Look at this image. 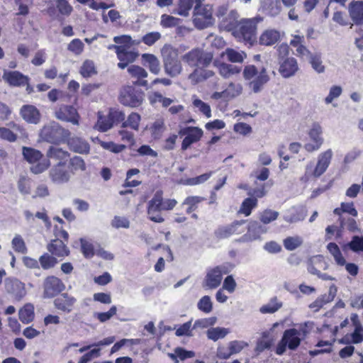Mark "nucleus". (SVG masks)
<instances>
[{
  "instance_id": "7",
  "label": "nucleus",
  "mask_w": 363,
  "mask_h": 363,
  "mask_svg": "<svg viewBox=\"0 0 363 363\" xmlns=\"http://www.w3.org/2000/svg\"><path fill=\"white\" fill-rule=\"evenodd\" d=\"M22 153L24 159L29 163L34 164L37 162V164L30 167V171L33 174H40L45 172L50 166V162L48 160L40 161L43 157V154L38 150L32 147H23Z\"/></svg>"
},
{
  "instance_id": "48",
  "label": "nucleus",
  "mask_w": 363,
  "mask_h": 363,
  "mask_svg": "<svg viewBox=\"0 0 363 363\" xmlns=\"http://www.w3.org/2000/svg\"><path fill=\"white\" fill-rule=\"evenodd\" d=\"M197 308L204 313H210L213 310V303L209 296H203L197 303Z\"/></svg>"
},
{
  "instance_id": "16",
  "label": "nucleus",
  "mask_w": 363,
  "mask_h": 363,
  "mask_svg": "<svg viewBox=\"0 0 363 363\" xmlns=\"http://www.w3.org/2000/svg\"><path fill=\"white\" fill-rule=\"evenodd\" d=\"M322 133L323 129L320 125L318 123H314L308 132L311 141L305 144V149L308 152H314L320 148L324 141Z\"/></svg>"
},
{
  "instance_id": "1",
  "label": "nucleus",
  "mask_w": 363,
  "mask_h": 363,
  "mask_svg": "<svg viewBox=\"0 0 363 363\" xmlns=\"http://www.w3.org/2000/svg\"><path fill=\"white\" fill-rule=\"evenodd\" d=\"M258 18H242L238 21L233 30V35L240 42L252 45L257 40Z\"/></svg>"
},
{
  "instance_id": "5",
  "label": "nucleus",
  "mask_w": 363,
  "mask_h": 363,
  "mask_svg": "<svg viewBox=\"0 0 363 363\" xmlns=\"http://www.w3.org/2000/svg\"><path fill=\"white\" fill-rule=\"evenodd\" d=\"M306 335V331L301 328V330H298L295 328H290L286 330L281 339L278 342L276 348V354L278 355H282L289 348L291 350H296L301 342V334Z\"/></svg>"
},
{
  "instance_id": "63",
  "label": "nucleus",
  "mask_w": 363,
  "mask_h": 363,
  "mask_svg": "<svg viewBox=\"0 0 363 363\" xmlns=\"http://www.w3.org/2000/svg\"><path fill=\"white\" fill-rule=\"evenodd\" d=\"M179 23V18L172 16L163 14L161 16L160 24L164 28H172L176 26Z\"/></svg>"
},
{
  "instance_id": "22",
  "label": "nucleus",
  "mask_w": 363,
  "mask_h": 363,
  "mask_svg": "<svg viewBox=\"0 0 363 363\" xmlns=\"http://www.w3.org/2000/svg\"><path fill=\"white\" fill-rule=\"evenodd\" d=\"M3 79L11 86H21L29 82L28 76L18 71H4Z\"/></svg>"
},
{
  "instance_id": "39",
  "label": "nucleus",
  "mask_w": 363,
  "mask_h": 363,
  "mask_svg": "<svg viewBox=\"0 0 363 363\" xmlns=\"http://www.w3.org/2000/svg\"><path fill=\"white\" fill-rule=\"evenodd\" d=\"M140 121V115L137 113L132 112L128 116L127 119L122 123L121 128H130L134 130H138Z\"/></svg>"
},
{
  "instance_id": "49",
  "label": "nucleus",
  "mask_w": 363,
  "mask_h": 363,
  "mask_svg": "<svg viewBox=\"0 0 363 363\" xmlns=\"http://www.w3.org/2000/svg\"><path fill=\"white\" fill-rule=\"evenodd\" d=\"M303 240L299 236L288 237L284 240V245L286 250H295L301 247Z\"/></svg>"
},
{
  "instance_id": "25",
  "label": "nucleus",
  "mask_w": 363,
  "mask_h": 363,
  "mask_svg": "<svg viewBox=\"0 0 363 363\" xmlns=\"http://www.w3.org/2000/svg\"><path fill=\"white\" fill-rule=\"evenodd\" d=\"M128 72L131 77L137 79L134 82L135 84L144 87L148 86V82L145 79L148 76V73L144 68L133 65L128 67Z\"/></svg>"
},
{
  "instance_id": "52",
  "label": "nucleus",
  "mask_w": 363,
  "mask_h": 363,
  "mask_svg": "<svg viewBox=\"0 0 363 363\" xmlns=\"http://www.w3.org/2000/svg\"><path fill=\"white\" fill-rule=\"evenodd\" d=\"M339 220L342 228H347L350 231H354L357 229V222L353 218H349L347 216H341Z\"/></svg>"
},
{
  "instance_id": "26",
  "label": "nucleus",
  "mask_w": 363,
  "mask_h": 363,
  "mask_svg": "<svg viewBox=\"0 0 363 363\" xmlns=\"http://www.w3.org/2000/svg\"><path fill=\"white\" fill-rule=\"evenodd\" d=\"M47 160H54L57 161V164H66V162L69 157L67 151L62 150L61 147L56 146H50L47 152Z\"/></svg>"
},
{
  "instance_id": "37",
  "label": "nucleus",
  "mask_w": 363,
  "mask_h": 363,
  "mask_svg": "<svg viewBox=\"0 0 363 363\" xmlns=\"http://www.w3.org/2000/svg\"><path fill=\"white\" fill-rule=\"evenodd\" d=\"M230 333L229 329L225 328L216 327L211 328L206 331L207 337L214 342L219 339L224 338Z\"/></svg>"
},
{
  "instance_id": "8",
  "label": "nucleus",
  "mask_w": 363,
  "mask_h": 363,
  "mask_svg": "<svg viewBox=\"0 0 363 363\" xmlns=\"http://www.w3.org/2000/svg\"><path fill=\"white\" fill-rule=\"evenodd\" d=\"M213 55L211 52L201 49H193L182 56V60L191 67H205L212 62Z\"/></svg>"
},
{
  "instance_id": "28",
  "label": "nucleus",
  "mask_w": 363,
  "mask_h": 363,
  "mask_svg": "<svg viewBox=\"0 0 363 363\" xmlns=\"http://www.w3.org/2000/svg\"><path fill=\"white\" fill-rule=\"evenodd\" d=\"M68 144L72 151L80 154H86L90 150L89 143L81 138H72L69 140Z\"/></svg>"
},
{
  "instance_id": "56",
  "label": "nucleus",
  "mask_w": 363,
  "mask_h": 363,
  "mask_svg": "<svg viewBox=\"0 0 363 363\" xmlns=\"http://www.w3.org/2000/svg\"><path fill=\"white\" fill-rule=\"evenodd\" d=\"M40 262L43 269H48L55 265L57 259L52 255L45 253L40 257Z\"/></svg>"
},
{
  "instance_id": "47",
  "label": "nucleus",
  "mask_w": 363,
  "mask_h": 363,
  "mask_svg": "<svg viewBox=\"0 0 363 363\" xmlns=\"http://www.w3.org/2000/svg\"><path fill=\"white\" fill-rule=\"evenodd\" d=\"M315 267L318 270H325L328 268V264L324 260V257L322 255H315L311 257L308 259V271L311 267Z\"/></svg>"
},
{
  "instance_id": "50",
  "label": "nucleus",
  "mask_w": 363,
  "mask_h": 363,
  "mask_svg": "<svg viewBox=\"0 0 363 363\" xmlns=\"http://www.w3.org/2000/svg\"><path fill=\"white\" fill-rule=\"evenodd\" d=\"M194 106L202 113L207 118L211 116V109L210 106L199 99H194L193 101Z\"/></svg>"
},
{
  "instance_id": "18",
  "label": "nucleus",
  "mask_w": 363,
  "mask_h": 363,
  "mask_svg": "<svg viewBox=\"0 0 363 363\" xmlns=\"http://www.w3.org/2000/svg\"><path fill=\"white\" fill-rule=\"evenodd\" d=\"M245 220H237L230 225L220 226L215 231V235L219 238H227L234 234H241L246 229Z\"/></svg>"
},
{
  "instance_id": "14",
  "label": "nucleus",
  "mask_w": 363,
  "mask_h": 363,
  "mask_svg": "<svg viewBox=\"0 0 363 363\" xmlns=\"http://www.w3.org/2000/svg\"><path fill=\"white\" fill-rule=\"evenodd\" d=\"M203 134L202 129L199 127L187 126L180 128L179 135L186 136L182 143V150H186L191 145L200 140Z\"/></svg>"
},
{
  "instance_id": "23",
  "label": "nucleus",
  "mask_w": 363,
  "mask_h": 363,
  "mask_svg": "<svg viewBox=\"0 0 363 363\" xmlns=\"http://www.w3.org/2000/svg\"><path fill=\"white\" fill-rule=\"evenodd\" d=\"M77 300L67 293L62 294L54 300L55 307L65 313H70Z\"/></svg>"
},
{
  "instance_id": "21",
  "label": "nucleus",
  "mask_w": 363,
  "mask_h": 363,
  "mask_svg": "<svg viewBox=\"0 0 363 363\" xmlns=\"http://www.w3.org/2000/svg\"><path fill=\"white\" fill-rule=\"evenodd\" d=\"M66 164H57L50 170L49 175L54 183L63 184L67 182L70 177V173L65 169Z\"/></svg>"
},
{
  "instance_id": "36",
  "label": "nucleus",
  "mask_w": 363,
  "mask_h": 363,
  "mask_svg": "<svg viewBox=\"0 0 363 363\" xmlns=\"http://www.w3.org/2000/svg\"><path fill=\"white\" fill-rule=\"evenodd\" d=\"M222 55L226 56L228 61L234 63H241L246 57V54L244 52L237 51L233 48H227Z\"/></svg>"
},
{
  "instance_id": "33",
  "label": "nucleus",
  "mask_w": 363,
  "mask_h": 363,
  "mask_svg": "<svg viewBox=\"0 0 363 363\" xmlns=\"http://www.w3.org/2000/svg\"><path fill=\"white\" fill-rule=\"evenodd\" d=\"M194 3V0H179L177 8L174 9L172 13L186 17L189 15V11Z\"/></svg>"
},
{
  "instance_id": "46",
  "label": "nucleus",
  "mask_w": 363,
  "mask_h": 363,
  "mask_svg": "<svg viewBox=\"0 0 363 363\" xmlns=\"http://www.w3.org/2000/svg\"><path fill=\"white\" fill-rule=\"evenodd\" d=\"M80 74L84 77H90L93 74H96L94 62L90 60H86L81 67Z\"/></svg>"
},
{
  "instance_id": "59",
  "label": "nucleus",
  "mask_w": 363,
  "mask_h": 363,
  "mask_svg": "<svg viewBox=\"0 0 363 363\" xmlns=\"http://www.w3.org/2000/svg\"><path fill=\"white\" fill-rule=\"evenodd\" d=\"M100 145L104 149L113 153L121 152L126 147L125 145L116 144L113 142H101Z\"/></svg>"
},
{
  "instance_id": "44",
  "label": "nucleus",
  "mask_w": 363,
  "mask_h": 363,
  "mask_svg": "<svg viewBox=\"0 0 363 363\" xmlns=\"http://www.w3.org/2000/svg\"><path fill=\"white\" fill-rule=\"evenodd\" d=\"M257 205V199L255 198H247L245 199L241 205V207L239 210V213L245 214L246 216H248L251 214V211L252 208L256 207Z\"/></svg>"
},
{
  "instance_id": "17",
  "label": "nucleus",
  "mask_w": 363,
  "mask_h": 363,
  "mask_svg": "<svg viewBox=\"0 0 363 363\" xmlns=\"http://www.w3.org/2000/svg\"><path fill=\"white\" fill-rule=\"evenodd\" d=\"M43 288V297L50 298L62 291L65 286L59 278L51 276L45 279Z\"/></svg>"
},
{
  "instance_id": "41",
  "label": "nucleus",
  "mask_w": 363,
  "mask_h": 363,
  "mask_svg": "<svg viewBox=\"0 0 363 363\" xmlns=\"http://www.w3.org/2000/svg\"><path fill=\"white\" fill-rule=\"evenodd\" d=\"M34 318V307L32 304H26L19 311V319L23 323H28L33 320Z\"/></svg>"
},
{
  "instance_id": "20",
  "label": "nucleus",
  "mask_w": 363,
  "mask_h": 363,
  "mask_svg": "<svg viewBox=\"0 0 363 363\" xmlns=\"http://www.w3.org/2000/svg\"><path fill=\"white\" fill-rule=\"evenodd\" d=\"M21 118L28 123L38 124L40 122V111L33 105L26 104L21 107L19 111Z\"/></svg>"
},
{
  "instance_id": "40",
  "label": "nucleus",
  "mask_w": 363,
  "mask_h": 363,
  "mask_svg": "<svg viewBox=\"0 0 363 363\" xmlns=\"http://www.w3.org/2000/svg\"><path fill=\"white\" fill-rule=\"evenodd\" d=\"M334 213L338 215L340 218H341V216H346V213L353 217H356L357 216V211L354 207V203L352 202H342L340 208H336L334 210Z\"/></svg>"
},
{
  "instance_id": "54",
  "label": "nucleus",
  "mask_w": 363,
  "mask_h": 363,
  "mask_svg": "<svg viewBox=\"0 0 363 363\" xmlns=\"http://www.w3.org/2000/svg\"><path fill=\"white\" fill-rule=\"evenodd\" d=\"M84 43L78 38L72 40L67 46L68 50L76 55H79L84 50Z\"/></svg>"
},
{
  "instance_id": "4",
  "label": "nucleus",
  "mask_w": 363,
  "mask_h": 363,
  "mask_svg": "<svg viewBox=\"0 0 363 363\" xmlns=\"http://www.w3.org/2000/svg\"><path fill=\"white\" fill-rule=\"evenodd\" d=\"M165 73L176 77L182 72V65L178 57V51L172 46L165 45L162 50Z\"/></svg>"
},
{
  "instance_id": "30",
  "label": "nucleus",
  "mask_w": 363,
  "mask_h": 363,
  "mask_svg": "<svg viewBox=\"0 0 363 363\" xmlns=\"http://www.w3.org/2000/svg\"><path fill=\"white\" fill-rule=\"evenodd\" d=\"M280 38L279 32L269 29L265 30L259 37V43L264 45H272L276 43Z\"/></svg>"
},
{
  "instance_id": "6",
  "label": "nucleus",
  "mask_w": 363,
  "mask_h": 363,
  "mask_svg": "<svg viewBox=\"0 0 363 363\" xmlns=\"http://www.w3.org/2000/svg\"><path fill=\"white\" fill-rule=\"evenodd\" d=\"M280 55L278 58L279 72L283 78L289 79L294 77L298 71L297 60L293 57H285L288 54V47L281 45L279 47Z\"/></svg>"
},
{
  "instance_id": "9",
  "label": "nucleus",
  "mask_w": 363,
  "mask_h": 363,
  "mask_svg": "<svg viewBox=\"0 0 363 363\" xmlns=\"http://www.w3.org/2000/svg\"><path fill=\"white\" fill-rule=\"evenodd\" d=\"M193 22L196 28L202 30L213 25V9L209 4H196L194 9Z\"/></svg>"
},
{
  "instance_id": "61",
  "label": "nucleus",
  "mask_w": 363,
  "mask_h": 363,
  "mask_svg": "<svg viewBox=\"0 0 363 363\" xmlns=\"http://www.w3.org/2000/svg\"><path fill=\"white\" fill-rule=\"evenodd\" d=\"M161 33L157 31L150 32L142 38V41L147 45L151 46L161 38Z\"/></svg>"
},
{
  "instance_id": "62",
  "label": "nucleus",
  "mask_w": 363,
  "mask_h": 363,
  "mask_svg": "<svg viewBox=\"0 0 363 363\" xmlns=\"http://www.w3.org/2000/svg\"><path fill=\"white\" fill-rule=\"evenodd\" d=\"M0 138L10 143H13L17 140V135L9 128L0 127Z\"/></svg>"
},
{
  "instance_id": "27",
  "label": "nucleus",
  "mask_w": 363,
  "mask_h": 363,
  "mask_svg": "<svg viewBox=\"0 0 363 363\" xmlns=\"http://www.w3.org/2000/svg\"><path fill=\"white\" fill-rule=\"evenodd\" d=\"M142 60L143 61V65L147 67L152 73L155 74H158L160 73L161 69L160 62L155 55L145 53L142 55Z\"/></svg>"
},
{
  "instance_id": "12",
  "label": "nucleus",
  "mask_w": 363,
  "mask_h": 363,
  "mask_svg": "<svg viewBox=\"0 0 363 363\" xmlns=\"http://www.w3.org/2000/svg\"><path fill=\"white\" fill-rule=\"evenodd\" d=\"M120 102L126 106L136 108L143 101V96L133 86L124 87L120 94Z\"/></svg>"
},
{
  "instance_id": "15",
  "label": "nucleus",
  "mask_w": 363,
  "mask_h": 363,
  "mask_svg": "<svg viewBox=\"0 0 363 363\" xmlns=\"http://www.w3.org/2000/svg\"><path fill=\"white\" fill-rule=\"evenodd\" d=\"M55 116L57 119L71 123L73 125H79V115L77 109L70 105H61L56 108Z\"/></svg>"
},
{
  "instance_id": "64",
  "label": "nucleus",
  "mask_w": 363,
  "mask_h": 363,
  "mask_svg": "<svg viewBox=\"0 0 363 363\" xmlns=\"http://www.w3.org/2000/svg\"><path fill=\"white\" fill-rule=\"evenodd\" d=\"M267 13L271 16H277L281 11V6L279 0H272L267 6Z\"/></svg>"
},
{
  "instance_id": "60",
  "label": "nucleus",
  "mask_w": 363,
  "mask_h": 363,
  "mask_svg": "<svg viewBox=\"0 0 363 363\" xmlns=\"http://www.w3.org/2000/svg\"><path fill=\"white\" fill-rule=\"evenodd\" d=\"M337 291V287L334 284H332L329 287L328 293L321 295L318 297V298L320 299L323 305H325L326 303L333 301L336 296Z\"/></svg>"
},
{
  "instance_id": "42",
  "label": "nucleus",
  "mask_w": 363,
  "mask_h": 363,
  "mask_svg": "<svg viewBox=\"0 0 363 363\" xmlns=\"http://www.w3.org/2000/svg\"><path fill=\"white\" fill-rule=\"evenodd\" d=\"M32 180L25 176H21L18 181V189L23 195H28L31 192Z\"/></svg>"
},
{
  "instance_id": "29",
  "label": "nucleus",
  "mask_w": 363,
  "mask_h": 363,
  "mask_svg": "<svg viewBox=\"0 0 363 363\" xmlns=\"http://www.w3.org/2000/svg\"><path fill=\"white\" fill-rule=\"evenodd\" d=\"M215 65L217 67L219 74L224 78H230L239 74L241 71L240 67L224 62H215Z\"/></svg>"
},
{
  "instance_id": "51",
  "label": "nucleus",
  "mask_w": 363,
  "mask_h": 363,
  "mask_svg": "<svg viewBox=\"0 0 363 363\" xmlns=\"http://www.w3.org/2000/svg\"><path fill=\"white\" fill-rule=\"evenodd\" d=\"M193 329L194 328L191 325V320H189V321L186 322L184 324L181 325L176 330L175 335L177 337H182V336L191 337V336H193V334H192Z\"/></svg>"
},
{
  "instance_id": "45",
  "label": "nucleus",
  "mask_w": 363,
  "mask_h": 363,
  "mask_svg": "<svg viewBox=\"0 0 363 363\" xmlns=\"http://www.w3.org/2000/svg\"><path fill=\"white\" fill-rule=\"evenodd\" d=\"M205 199L201 196H188L185 199L184 202L182 203V206L187 205L188 208L186 209L187 213H191L194 211L197 208V204L204 201Z\"/></svg>"
},
{
  "instance_id": "38",
  "label": "nucleus",
  "mask_w": 363,
  "mask_h": 363,
  "mask_svg": "<svg viewBox=\"0 0 363 363\" xmlns=\"http://www.w3.org/2000/svg\"><path fill=\"white\" fill-rule=\"evenodd\" d=\"M111 121L112 120L110 117L109 113H108L107 116H102L101 114H99L98 121L96 125H94V128L95 129L100 132H106L107 130H110L113 125V123Z\"/></svg>"
},
{
  "instance_id": "11",
  "label": "nucleus",
  "mask_w": 363,
  "mask_h": 363,
  "mask_svg": "<svg viewBox=\"0 0 363 363\" xmlns=\"http://www.w3.org/2000/svg\"><path fill=\"white\" fill-rule=\"evenodd\" d=\"M228 272L227 268L224 266H218L208 270L203 281V287L206 289L218 288L221 284L223 274H226Z\"/></svg>"
},
{
  "instance_id": "34",
  "label": "nucleus",
  "mask_w": 363,
  "mask_h": 363,
  "mask_svg": "<svg viewBox=\"0 0 363 363\" xmlns=\"http://www.w3.org/2000/svg\"><path fill=\"white\" fill-rule=\"evenodd\" d=\"M310 65L315 72L318 74L324 73L325 71V67L323 65L322 60V55L320 52H313L308 58Z\"/></svg>"
},
{
  "instance_id": "35",
  "label": "nucleus",
  "mask_w": 363,
  "mask_h": 363,
  "mask_svg": "<svg viewBox=\"0 0 363 363\" xmlns=\"http://www.w3.org/2000/svg\"><path fill=\"white\" fill-rule=\"evenodd\" d=\"M282 302L279 301L277 297L274 296L267 303L263 305L259 308V311L262 314H272L278 311L282 307Z\"/></svg>"
},
{
  "instance_id": "43",
  "label": "nucleus",
  "mask_w": 363,
  "mask_h": 363,
  "mask_svg": "<svg viewBox=\"0 0 363 363\" xmlns=\"http://www.w3.org/2000/svg\"><path fill=\"white\" fill-rule=\"evenodd\" d=\"M165 130L166 127L162 119L156 120L150 127L151 134L154 139H160Z\"/></svg>"
},
{
  "instance_id": "10",
  "label": "nucleus",
  "mask_w": 363,
  "mask_h": 363,
  "mask_svg": "<svg viewBox=\"0 0 363 363\" xmlns=\"http://www.w3.org/2000/svg\"><path fill=\"white\" fill-rule=\"evenodd\" d=\"M67 131L57 123L52 121L45 125L40 130V138L48 143H56L61 141Z\"/></svg>"
},
{
  "instance_id": "57",
  "label": "nucleus",
  "mask_w": 363,
  "mask_h": 363,
  "mask_svg": "<svg viewBox=\"0 0 363 363\" xmlns=\"http://www.w3.org/2000/svg\"><path fill=\"white\" fill-rule=\"evenodd\" d=\"M279 216V213L271 209L264 211L260 215V220L264 224H268L275 220Z\"/></svg>"
},
{
  "instance_id": "31",
  "label": "nucleus",
  "mask_w": 363,
  "mask_h": 363,
  "mask_svg": "<svg viewBox=\"0 0 363 363\" xmlns=\"http://www.w3.org/2000/svg\"><path fill=\"white\" fill-rule=\"evenodd\" d=\"M118 59L121 62H133L138 54L134 51L127 50L123 46H114Z\"/></svg>"
},
{
  "instance_id": "24",
  "label": "nucleus",
  "mask_w": 363,
  "mask_h": 363,
  "mask_svg": "<svg viewBox=\"0 0 363 363\" xmlns=\"http://www.w3.org/2000/svg\"><path fill=\"white\" fill-rule=\"evenodd\" d=\"M348 11L356 25L363 24V1H352L348 5Z\"/></svg>"
},
{
  "instance_id": "55",
  "label": "nucleus",
  "mask_w": 363,
  "mask_h": 363,
  "mask_svg": "<svg viewBox=\"0 0 363 363\" xmlns=\"http://www.w3.org/2000/svg\"><path fill=\"white\" fill-rule=\"evenodd\" d=\"M342 93V89L340 86L334 85L330 89L328 95L325 99V103L329 104L333 100L337 99Z\"/></svg>"
},
{
  "instance_id": "19",
  "label": "nucleus",
  "mask_w": 363,
  "mask_h": 363,
  "mask_svg": "<svg viewBox=\"0 0 363 363\" xmlns=\"http://www.w3.org/2000/svg\"><path fill=\"white\" fill-rule=\"evenodd\" d=\"M4 284L6 291L18 301L22 299L26 294L24 284L17 279L7 278L5 279Z\"/></svg>"
},
{
  "instance_id": "2",
  "label": "nucleus",
  "mask_w": 363,
  "mask_h": 363,
  "mask_svg": "<svg viewBox=\"0 0 363 363\" xmlns=\"http://www.w3.org/2000/svg\"><path fill=\"white\" fill-rule=\"evenodd\" d=\"M242 74L244 79L249 81V88L255 94L261 92L269 80L267 69L264 67L259 69L253 65H246Z\"/></svg>"
},
{
  "instance_id": "13",
  "label": "nucleus",
  "mask_w": 363,
  "mask_h": 363,
  "mask_svg": "<svg viewBox=\"0 0 363 363\" xmlns=\"http://www.w3.org/2000/svg\"><path fill=\"white\" fill-rule=\"evenodd\" d=\"M161 211H163L162 191H157L148 202L147 215L149 218L155 223H163L164 219L160 214Z\"/></svg>"
},
{
  "instance_id": "3",
  "label": "nucleus",
  "mask_w": 363,
  "mask_h": 363,
  "mask_svg": "<svg viewBox=\"0 0 363 363\" xmlns=\"http://www.w3.org/2000/svg\"><path fill=\"white\" fill-rule=\"evenodd\" d=\"M333 155L331 149L320 153L318 157V162L314 168L313 162H309L306 166L304 175L300 178L301 182L306 183L311 177H320L329 167Z\"/></svg>"
},
{
  "instance_id": "32",
  "label": "nucleus",
  "mask_w": 363,
  "mask_h": 363,
  "mask_svg": "<svg viewBox=\"0 0 363 363\" xmlns=\"http://www.w3.org/2000/svg\"><path fill=\"white\" fill-rule=\"evenodd\" d=\"M214 75V72L208 69H204L202 67L196 68L194 71L189 74V78L194 83H199L204 81Z\"/></svg>"
},
{
  "instance_id": "53",
  "label": "nucleus",
  "mask_w": 363,
  "mask_h": 363,
  "mask_svg": "<svg viewBox=\"0 0 363 363\" xmlns=\"http://www.w3.org/2000/svg\"><path fill=\"white\" fill-rule=\"evenodd\" d=\"M69 164L73 173L77 171H84L86 169V164L84 160L79 156H74L71 158Z\"/></svg>"
},
{
  "instance_id": "58",
  "label": "nucleus",
  "mask_w": 363,
  "mask_h": 363,
  "mask_svg": "<svg viewBox=\"0 0 363 363\" xmlns=\"http://www.w3.org/2000/svg\"><path fill=\"white\" fill-rule=\"evenodd\" d=\"M56 6L62 15L69 16L73 10L67 0H56Z\"/></svg>"
}]
</instances>
